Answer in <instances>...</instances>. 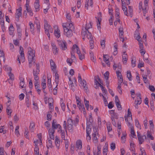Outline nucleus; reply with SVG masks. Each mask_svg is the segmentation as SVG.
Segmentation results:
<instances>
[{
	"mask_svg": "<svg viewBox=\"0 0 155 155\" xmlns=\"http://www.w3.org/2000/svg\"><path fill=\"white\" fill-rule=\"evenodd\" d=\"M108 150V144H105L103 149V155H107V152Z\"/></svg>",
	"mask_w": 155,
	"mask_h": 155,
	"instance_id": "obj_22",
	"label": "nucleus"
},
{
	"mask_svg": "<svg viewBox=\"0 0 155 155\" xmlns=\"http://www.w3.org/2000/svg\"><path fill=\"white\" fill-rule=\"evenodd\" d=\"M131 134L132 135V137H134L135 136H136L135 134V132L134 131V128L133 126H131Z\"/></svg>",
	"mask_w": 155,
	"mask_h": 155,
	"instance_id": "obj_57",
	"label": "nucleus"
},
{
	"mask_svg": "<svg viewBox=\"0 0 155 155\" xmlns=\"http://www.w3.org/2000/svg\"><path fill=\"white\" fill-rule=\"evenodd\" d=\"M60 141L58 139L57 136L56 137L55 140V143L56 146L58 149H59L60 146Z\"/></svg>",
	"mask_w": 155,
	"mask_h": 155,
	"instance_id": "obj_23",
	"label": "nucleus"
},
{
	"mask_svg": "<svg viewBox=\"0 0 155 155\" xmlns=\"http://www.w3.org/2000/svg\"><path fill=\"white\" fill-rule=\"evenodd\" d=\"M0 19V24L1 25V28L3 29L5 28L4 20L3 18Z\"/></svg>",
	"mask_w": 155,
	"mask_h": 155,
	"instance_id": "obj_47",
	"label": "nucleus"
},
{
	"mask_svg": "<svg viewBox=\"0 0 155 155\" xmlns=\"http://www.w3.org/2000/svg\"><path fill=\"white\" fill-rule=\"evenodd\" d=\"M29 29L31 33L33 35H35V27L34 25L31 22H29Z\"/></svg>",
	"mask_w": 155,
	"mask_h": 155,
	"instance_id": "obj_13",
	"label": "nucleus"
},
{
	"mask_svg": "<svg viewBox=\"0 0 155 155\" xmlns=\"http://www.w3.org/2000/svg\"><path fill=\"white\" fill-rule=\"evenodd\" d=\"M50 65L52 71H54L56 68V66L53 61L51 59L50 60Z\"/></svg>",
	"mask_w": 155,
	"mask_h": 155,
	"instance_id": "obj_19",
	"label": "nucleus"
},
{
	"mask_svg": "<svg viewBox=\"0 0 155 155\" xmlns=\"http://www.w3.org/2000/svg\"><path fill=\"white\" fill-rule=\"evenodd\" d=\"M45 82L46 80L44 79L43 81L41 82V85L42 86V88H46V83Z\"/></svg>",
	"mask_w": 155,
	"mask_h": 155,
	"instance_id": "obj_60",
	"label": "nucleus"
},
{
	"mask_svg": "<svg viewBox=\"0 0 155 155\" xmlns=\"http://www.w3.org/2000/svg\"><path fill=\"white\" fill-rule=\"evenodd\" d=\"M147 137L148 138H150L151 140L154 139V137L152 136L150 132L148 131L147 133Z\"/></svg>",
	"mask_w": 155,
	"mask_h": 155,
	"instance_id": "obj_38",
	"label": "nucleus"
},
{
	"mask_svg": "<svg viewBox=\"0 0 155 155\" xmlns=\"http://www.w3.org/2000/svg\"><path fill=\"white\" fill-rule=\"evenodd\" d=\"M28 60H33V61H35V51L32 50L31 48L30 47L28 48Z\"/></svg>",
	"mask_w": 155,
	"mask_h": 155,
	"instance_id": "obj_3",
	"label": "nucleus"
},
{
	"mask_svg": "<svg viewBox=\"0 0 155 155\" xmlns=\"http://www.w3.org/2000/svg\"><path fill=\"white\" fill-rule=\"evenodd\" d=\"M135 144L134 143H131L130 144V149L131 151H132L133 152H135V151H134V147L135 146Z\"/></svg>",
	"mask_w": 155,
	"mask_h": 155,
	"instance_id": "obj_43",
	"label": "nucleus"
},
{
	"mask_svg": "<svg viewBox=\"0 0 155 155\" xmlns=\"http://www.w3.org/2000/svg\"><path fill=\"white\" fill-rule=\"evenodd\" d=\"M66 27H64V34L67 37L69 38L73 35V31H74L68 29Z\"/></svg>",
	"mask_w": 155,
	"mask_h": 155,
	"instance_id": "obj_5",
	"label": "nucleus"
},
{
	"mask_svg": "<svg viewBox=\"0 0 155 155\" xmlns=\"http://www.w3.org/2000/svg\"><path fill=\"white\" fill-rule=\"evenodd\" d=\"M61 107L62 110L63 111H65V105L63 103V100L62 99L61 100Z\"/></svg>",
	"mask_w": 155,
	"mask_h": 155,
	"instance_id": "obj_31",
	"label": "nucleus"
},
{
	"mask_svg": "<svg viewBox=\"0 0 155 155\" xmlns=\"http://www.w3.org/2000/svg\"><path fill=\"white\" fill-rule=\"evenodd\" d=\"M28 128H25V130L24 136L25 138L28 139L29 138V137L28 135Z\"/></svg>",
	"mask_w": 155,
	"mask_h": 155,
	"instance_id": "obj_41",
	"label": "nucleus"
},
{
	"mask_svg": "<svg viewBox=\"0 0 155 155\" xmlns=\"http://www.w3.org/2000/svg\"><path fill=\"white\" fill-rule=\"evenodd\" d=\"M105 40H101V45L102 48H105Z\"/></svg>",
	"mask_w": 155,
	"mask_h": 155,
	"instance_id": "obj_44",
	"label": "nucleus"
},
{
	"mask_svg": "<svg viewBox=\"0 0 155 155\" xmlns=\"http://www.w3.org/2000/svg\"><path fill=\"white\" fill-rule=\"evenodd\" d=\"M76 147L78 149H80L82 147V142L81 140H78L76 143Z\"/></svg>",
	"mask_w": 155,
	"mask_h": 155,
	"instance_id": "obj_20",
	"label": "nucleus"
},
{
	"mask_svg": "<svg viewBox=\"0 0 155 155\" xmlns=\"http://www.w3.org/2000/svg\"><path fill=\"white\" fill-rule=\"evenodd\" d=\"M116 73L118 78H120V77H122L121 73L120 71H119L118 70L116 71Z\"/></svg>",
	"mask_w": 155,
	"mask_h": 155,
	"instance_id": "obj_61",
	"label": "nucleus"
},
{
	"mask_svg": "<svg viewBox=\"0 0 155 155\" xmlns=\"http://www.w3.org/2000/svg\"><path fill=\"white\" fill-rule=\"evenodd\" d=\"M109 73L108 71H106L104 74V75L106 80H108L109 77Z\"/></svg>",
	"mask_w": 155,
	"mask_h": 155,
	"instance_id": "obj_56",
	"label": "nucleus"
},
{
	"mask_svg": "<svg viewBox=\"0 0 155 155\" xmlns=\"http://www.w3.org/2000/svg\"><path fill=\"white\" fill-rule=\"evenodd\" d=\"M127 77L129 81H131L132 80V75L131 72L130 71H127Z\"/></svg>",
	"mask_w": 155,
	"mask_h": 155,
	"instance_id": "obj_30",
	"label": "nucleus"
},
{
	"mask_svg": "<svg viewBox=\"0 0 155 155\" xmlns=\"http://www.w3.org/2000/svg\"><path fill=\"white\" fill-rule=\"evenodd\" d=\"M107 129L108 132H110L112 130V127L111 124H107Z\"/></svg>",
	"mask_w": 155,
	"mask_h": 155,
	"instance_id": "obj_64",
	"label": "nucleus"
},
{
	"mask_svg": "<svg viewBox=\"0 0 155 155\" xmlns=\"http://www.w3.org/2000/svg\"><path fill=\"white\" fill-rule=\"evenodd\" d=\"M84 104L85 106V107L87 110H88L89 107V102L88 101H87L85 98L84 99Z\"/></svg>",
	"mask_w": 155,
	"mask_h": 155,
	"instance_id": "obj_34",
	"label": "nucleus"
},
{
	"mask_svg": "<svg viewBox=\"0 0 155 155\" xmlns=\"http://www.w3.org/2000/svg\"><path fill=\"white\" fill-rule=\"evenodd\" d=\"M73 49H75L76 48V50H77V53L78 54H80V53H81L80 51L79 50V49L78 48V46L75 44L74 45H73Z\"/></svg>",
	"mask_w": 155,
	"mask_h": 155,
	"instance_id": "obj_33",
	"label": "nucleus"
},
{
	"mask_svg": "<svg viewBox=\"0 0 155 155\" xmlns=\"http://www.w3.org/2000/svg\"><path fill=\"white\" fill-rule=\"evenodd\" d=\"M35 19L36 21H35V23L36 25L37 32L38 34H39L40 32L41 29L40 23L39 21H38V20L36 17L35 18Z\"/></svg>",
	"mask_w": 155,
	"mask_h": 155,
	"instance_id": "obj_12",
	"label": "nucleus"
},
{
	"mask_svg": "<svg viewBox=\"0 0 155 155\" xmlns=\"http://www.w3.org/2000/svg\"><path fill=\"white\" fill-rule=\"evenodd\" d=\"M93 39V38L92 35L91 38H88V39H90L89 43L91 49H93L94 48V41Z\"/></svg>",
	"mask_w": 155,
	"mask_h": 155,
	"instance_id": "obj_24",
	"label": "nucleus"
},
{
	"mask_svg": "<svg viewBox=\"0 0 155 155\" xmlns=\"http://www.w3.org/2000/svg\"><path fill=\"white\" fill-rule=\"evenodd\" d=\"M52 115L49 114V112H48L47 114V120L50 121L51 120Z\"/></svg>",
	"mask_w": 155,
	"mask_h": 155,
	"instance_id": "obj_49",
	"label": "nucleus"
},
{
	"mask_svg": "<svg viewBox=\"0 0 155 155\" xmlns=\"http://www.w3.org/2000/svg\"><path fill=\"white\" fill-rule=\"evenodd\" d=\"M8 75L9 77V79H10L11 80H13L14 79V76L13 74L11 72V71H10L8 73Z\"/></svg>",
	"mask_w": 155,
	"mask_h": 155,
	"instance_id": "obj_50",
	"label": "nucleus"
},
{
	"mask_svg": "<svg viewBox=\"0 0 155 155\" xmlns=\"http://www.w3.org/2000/svg\"><path fill=\"white\" fill-rule=\"evenodd\" d=\"M19 85L21 88H25L26 87V85L25 84L24 81H23L20 82Z\"/></svg>",
	"mask_w": 155,
	"mask_h": 155,
	"instance_id": "obj_42",
	"label": "nucleus"
},
{
	"mask_svg": "<svg viewBox=\"0 0 155 155\" xmlns=\"http://www.w3.org/2000/svg\"><path fill=\"white\" fill-rule=\"evenodd\" d=\"M119 36H123L124 32L123 31V28L122 26H120L119 28Z\"/></svg>",
	"mask_w": 155,
	"mask_h": 155,
	"instance_id": "obj_29",
	"label": "nucleus"
},
{
	"mask_svg": "<svg viewBox=\"0 0 155 155\" xmlns=\"http://www.w3.org/2000/svg\"><path fill=\"white\" fill-rule=\"evenodd\" d=\"M20 54V58L22 62H24L25 61V55L23 51V48L21 46L20 47V51H19Z\"/></svg>",
	"mask_w": 155,
	"mask_h": 155,
	"instance_id": "obj_9",
	"label": "nucleus"
},
{
	"mask_svg": "<svg viewBox=\"0 0 155 155\" xmlns=\"http://www.w3.org/2000/svg\"><path fill=\"white\" fill-rule=\"evenodd\" d=\"M39 147H35L34 149V153L35 155H39Z\"/></svg>",
	"mask_w": 155,
	"mask_h": 155,
	"instance_id": "obj_32",
	"label": "nucleus"
},
{
	"mask_svg": "<svg viewBox=\"0 0 155 155\" xmlns=\"http://www.w3.org/2000/svg\"><path fill=\"white\" fill-rule=\"evenodd\" d=\"M119 15V9L117 8H115V16L118 18V17H120Z\"/></svg>",
	"mask_w": 155,
	"mask_h": 155,
	"instance_id": "obj_40",
	"label": "nucleus"
},
{
	"mask_svg": "<svg viewBox=\"0 0 155 155\" xmlns=\"http://www.w3.org/2000/svg\"><path fill=\"white\" fill-rule=\"evenodd\" d=\"M34 82L35 87V89L38 90V89H39V80H36Z\"/></svg>",
	"mask_w": 155,
	"mask_h": 155,
	"instance_id": "obj_28",
	"label": "nucleus"
},
{
	"mask_svg": "<svg viewBox=\"0 0 155 155\" xmlns=\"http://www.w3.org/2000/svg\"><path fill=\"white\" fill-rule=\"evenodd\" d=\"M149 123L150 124V130L151 131V130H153L154 128V125L152 120H150L149 121Z\"/></svg>",
	"mask_w": 155,
	"mask_h": 155,
	"instance_id": "obj_39",
	"label": "nucleus"
},
{
	"mask_svg": "<svg viewBox=\"0 0 155 155\" xmlns=\"http://www.w3.org/2000/svg\"><path fill=\"white\" fill-rule=\"evenodd\" d=\"M55 82L57 84H58V79H59V75L57 73H56L55 74Z\"/></svg>",
	"mask_w": 155,
	"mask_h": 155,
	"instance_id": "obj_63",
	"label": "nucleus"
},
{
	"mask_svg": "<svg viewBox=\"0 0 155 155\" xmlns=\"http://www.w3.org/2000/svg\"><path fill=\"white\" fill-rule=\"evenodd\" d=\"M51 46L53 53L54 54H56L58 53V48H57L56 45L53 43L51 44Z\"/></svg>",
	"mask_w": 155,
	"mask_h": 155,
	"instance_id": "obj_16",
	"label": "nucleus"
},
{
	"mask_svg": "<svg viewBox=\"0 0 155 155\" xmlns=\"http://www.w3.org/2000/svg\"><path fill=\"white\" fill-rule=\"evenodd\" d=\"M39 2V0H36L34 3V6L36 9V12L38 11L39 10L40 5Z\"/></svg>",
	"mask_w": 155,
	"mask_h": 155,
	"instance_id": "obj_15",
	"label": "nucleus"
},
{
	"mask_svg": "<svg viewBox=\"0 0 155 155\" xmlns=\"http://www.w3.org/2000/svg\"><path fill=\"white\" fill-rule=\"evenodd\" d=\"M91 27L92 25L91 22L88 24H86L85 27L82 29V35L86 36L87 38H91V33L89 31L88 29Z\"/></svg>",
	"mask_w": 155,
	"mask_h": 155,
	"instance_id": "obj_1",
	"label": "nucleus"
},
{
	"mask_svg": "<svg viewBox=\"0 0 155 155\" xmlns=\"http://www.w3.org/2000/svg\"><path fill=\"white\" fill-rule=\"evenodd\" d=\"M54 34L56 38H59L61 36L60 32L59 29L57 28V30H55Z\"/></svg>",
	"mask_w": 155,
	"mask_h": 155,
	"instance_id": "obj_18",
	"label": "nucleus"
},
{
	"mask_svg": "<svg viewBox=\"0 0 155 155\" xmlns=\"http://www.w3.org/2000/svg\"><path fill=\"white\" fill-rule=\"evenodd\" d=\"M129 12L130 14V16L132 17V16L133 9L132 7L130 6H128Z\"/></svg>",
	"mask_w": 155,
	"mask_h": 155,
	"instance_id": "obj_45",
	"label": "nucleus"
},
{
	"mask_svg": "<svg viewBox=\"0 0 155 155\" xmlns=\"http://www.w3.org/2000/svg\"><path fill=\"white\" fill-rule=\"evenodd\" d=\"M12 111L10 109V107L9 105H7L6 108V112L8 115L9 116V117L11 116V113ZM10 117H9V118Z\"/></svg>",
	"mask_w": 155,
	"mask_h": 155,
	"instance_id": "obj_26",
	"label": "nucleus"
},
{
	"mask_svg": "<svg viewBox=\"0 0 155 155\" xmlns=\"http://www.w3.org/2000/svg\"><path fill=\"white\" fill-rule=\"evenodd\" d=\"M55 132V130H53V129H49L48 130L49 135L51 139H54V134Z\"/></svg>",
	"mask_w": 155,
	"mask_h": 155,
	"instance_id": "obj_14",
	"label": "nucleus"
},
{
	"mask_svg": "<svg viewBox=\"0 0 155 155\" xmlns=\"http://www.w3.org/2000/svg\"><path fill=\"white\" fill-rule=\"evenodd\" d=\"M137 137L139 142V143L140 144H142L144 141V139L143 137L145 139L146 138V137L145 135L141 136L139 133L137 132Z\"/></svg>",
	"mask_w": 155,
	"mask_h": 155,
	"instance_id": "obj_10",
	"label": "nucleus"
},
{
	"mask_svg": "<svg viewBox=\"0 0 155 155\" xmlns=\"http://www.w3.org/2000/svg\"><path fill=\"white\" fill-rule=\"evenodd\" d=\"M19 126H17L16 127V128L15 130V134L18 136L19 135V133L18 130L19 129Z\"/></svg>",
	"mask_w": 155,
	"mask_h": 155,
	"instance_id": "obj_46",
	"label": "nucleus"
},
{
	"mask_svg": "<svg viewBox=\"0 0 155 155\" xmlns=\"http://www.w3.org/2000/svg\"><path fill=\"white\" fill-rule=\"evenodd\" d=\"M35 127V124L34 123H31L29 127L30 130L31 132H33Z\"/></svg>",
	"mask_w": 155,
	"mask_h": 155,
	"instance_id": "obj_27",
	"label": "nucleus"
},
{
	"mask_svg": "<svg viewBox=\"0 0 155 155\" xmlns=\"http://www.w3.org/2000/svg\"><path fill=\"white\" fill-rule=\"evenodd\" d=\"M44 28L45 30V33L49 39L50 38V34L49 32L51 33H53V30L51 26L48 24V21L46 19L44 20Z\"/></svg>",
	"mask_w": 155,
	"mask_h": 155,
	"instance_id": "obj_2",
	"label": "nucleus"
},
{
	"mask_svg": "<svg viewBox=\"0 0 155 155\" xmlns=\"http://www.w3.org/2000/svg\"><path fill=\"white\" fill-rule=\"evenodd\" d=\"M78 82H80L81 84V85H84V81L83 80V81L82 80L81 76L80 74H78Z\"/></svg>",
	"mask_w": 155,
	"mask_h": 155,
	"instance_id": "obj_35",
	"label": "nucleus"
},
{
	"mask_svg": "<svg viewBox=\"0 0 155 155\" xmlns=\"http://www.w3.org/2000/svg\"><path fill=\"white\" fill-rule=\"evenodd\" d=\"M40 72L39 69L33 70V74L34 75V79L35 80H39L38 74Z\"/></svg>",
	"mask_w": 155,
	"mask_h": 155,
	"instance_id": "obj_11",
	"label": "nucleus"
},
{
	"mask_svg": "<svg viewBox=\"0 0 155 155\" xmlns=\"http://www.w3.org/2000/svg\"><path fill=\"white\" fill-rule=\"evenodd\" d=\"M83 81H84V85H82L84 90H87V84L85 80L83 79Z\"/></svg>",
	"mask_w": 155,
	"mask_h": 155,
	"instance_id": "obj_59",
	"label": "nucleus"
},
{
	"mask_svg": "<svg viewBox=\"0 0 155 155\" xmlns=\"http://www.w3.org/2000/svg\"><path fill=\"white\" fill-rule=\"evenodd\" d=\"M135 125L138 128H140L141 126L139 124L138 120L137 119H136L135 120Z\"/></svg>",
	"mask_w": 155,
	"mask_h": 155,
	"instance_id": "obj_48",
	"label": "nucleus"
},
{
	"mask_svg": "<svg viewBox=\"0 0 155 155\" xmlns=\"http://www.w3.org/2000/svg\"><path fill=\"white\" fill-rule=\"evenodd\" d=\"M52 142L51 139H48L47 141V147L48 148L49 147L52 148L53 147Z\"/></svg>",
	"mask_w": 155,
	"mask_h": 155,
	"instance_id": "obj_21",
	"label": "nucleus"
},
{
	"mask_svg": "<svg viewBox=\"0 0 155 155\" xmlns=\"http://www.w3.org/2000/svg\"><path fill=\"white\" fill-rule=\"evenodd\" d=\"M59 130H61V138L63 140H65V130H62L61 128Z\"/></svg>",
	"mask_w": 155,
	"mask_h": 155,
	"instance_id": "obj_25",
	"label": "nucleus"
},
{
	"mask_svg": "<svg viewBox=\"0 0 155 155\" xmlns=\"http://www.w3.org/2000/svg\"><path fill=\"white\" fill-rule=\"evenodd\" d=\"M78 55L79 58L80 60H82L85 58L84 54H82L81 53L78 54Z\"/></svg>",
	"mask_w": 155,
	"mask_h": 155,
	"instance_id": "obj_53",
	"label": "nucleus"
},
{
	"mask_svg": "<svg viewBox=\"0 0 155 155\" xmlns=\"http://www.w3.org/2000/svg\"><path fill=\"white\" fill-rule=\"evenodd\" d=\"M58 84H57L56 87L54 88L53 90V94L54 95H57V89L58 88L57 87L58 86Z\"/></svg>",
	"mask_w": 155,
	"mask_h": 155,
	"instance_id": "obj_62",
	"label": "nucleus"
},
{
	"mask_svg": "<svg viewBox=\"0 0 155 155\" xmlns=\"http://www.w3.org/2000/svg\"><path fill=\"white\" fill-rule=\"evenodd\" d=\"M66 18L68 21L71 22V16L70 14H67L66 16Z\"/></svg>",
	"mask_w": 155,
	"mask_h": 155,
	"instance_id": "obj_55",
	"label": "nucleus"
},
{
	"mask_svg": "<svg viewBox=\"0 0 155 155\" xmlns=\"http://www.w3.org/2000/svg\"><path fill=\"white\" fill-rule=\"evenodd\" d=\"M79 120L76 118L75 120H73L71 118H69L67 120L68 124H72L76 126L78 123Z\"/></svg>",
	"mask_w": 155,
	"mask_h": 155,
	"instance_id": "obj_6",
	"label": "nucleus"
},
{
	"mask_svg": "<svg viewBox=\"0 0 155 155\" xmlns=\"http://www.w3.org/2000/svg\"><path fill=\"white\" fill-rule=\"evenodd\" d=\"M126 134H123V136L121 137V142L122 143H124L125 142Z\"/></svg>",
	"mask_w": 155,
	"mask_h": 155,
	"instance_id": "obj_36",
	"label": "nucleus"
},
{
	"mask_svg": "<svg viewBox=\"0 0 155 155\" xmlns=\"http://www.w3.org/2000/svg\"><path fill=\"white\" fill-rule=\"evenodd\" d=\"M90 55L91 57V60L94 62V61H95V59L94 58V54L92 52H90Z\"/></svg>",
	"mask_w": 155,
	"mask_h": 155,
	"instance_id": "obj_51",
	"label": "nucleus"
},
{
	"mask_svg": "<svg viewBox=\"0 0 155 155\" xmlns=\"http://www.w3.org/2000/svg\"><path fill=\"white\" fill-rule=\"evenodd\" d=\"M3 68L5 70H6L8 71H12V68L11 67H8L7 66L5 65V66Z\"/></svg>",
	"mask_w": 155,
	"mask_h": 155,
	"instance_id": "obj_58",
	"label": "nucleus"
},
{
	"mask_svg": "<svg viewBox=\"0 0 155 155\" xmlns=\"http://www.w3.org/2000/svg\"><path fill=\"white\" fill-rule=\"evenodd\" d=\"M122 58L123 64H126L127 60V54H126V52H124V54L122 55Z\"/></svg>",
	"mask_w": 155,
	"mask_h": 155,
	"instance_id": "obj_17",
	"label": "nucleus"
},
{
	"mask_svg": "<svg viewBox=\"0 0 155 155\" xmlns=\"http://www.w3.org/2000/svg\"><path fill=\"white\" fill-rule=\"evenodd\" d=\"M74 147L73 144H71V145L70 152L71 154H73L74 151Z\"/></svg>",
	"mask_w": 155,
	"mask_h": 155,
	"instance_id": "obj_54",
	"label": "nucleus"
},
{
	"mask_svg": "<svg viewBox=\"0 0 155 155\" xmlns=\"http://www.w3.org/2000/svg\"><path fill=\"white\" fill-rule=\"evenodd\" d=\"M110 148L112 150H114L116 148V144L115 143H112L110 144Z\"/></svg>",
	"mask_w": 155,
	"mask_h": 155,
	"instance_id": "obj_52",
	"label": "nucleus"
},
{
	"mask_svg": "<svg viewBox=\"0 0 155 155\" xmlns=\"http://www.w3.org/2000/svg\"><path fill=\"white\" fill-rule=\"evenodd\" d=\"M57 121L56 120L54 119L52 120V128L50 129H53V130H55L57 128H59V130L61 128V126L59 124H57L56 123Z\"/></svg>",
	"mask_w": 155,
	"mask_h": 155,
	"instance_id": "obj_7",
	"label": "nucleus"
},
{
	"mask_svg": "<svg viewBox=\"0 0 155 155\" xmlns=\"http://www.w3.org/2000/svg\"><path fill=\"white\" fill-rule=\"evenodd\" d=\"M62 26L63 28L64 27H66V28H68V29L74 31V25L70 22H68L66 24H63Z\"/></svg>",
	"mask_w": 155,
	"mask_h": 155,
	"instance_id": "obj_8",
	"label": "nucleus"
},
{
	"mask_svg": "<svg viewBox=\"0 0 155 155\" xmlns=\"http://www.w3.org/2000/svg\"><path fill=\"white\" fill-rule=\"evenodd\" d=\"M60 48L63 50H65L67 48V44L64 40H58Z\"/></svg>",
	"mask_w": 155,
	"mask_h": 155,
	"instance_id": "obj_4",
	"label": "nucleus"
},
{
	"mask_svg": "<svg viewBox=\"0 0 155 155\" xmlns=\"http://www.w3.org/2000/svg\"><path fill=\"white\" fill-rule=\"evenodd\" d=\"M92 135L93 137V142L94 143H97V139L96 137V133L93 134Z\"/></svg>",
	"mask_w": 155,
	"mask_h": 155,
	"instance_id": "obj_37",
	"label": "nucleus"
}]
</instances>
